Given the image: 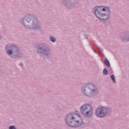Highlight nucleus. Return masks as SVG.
I'll use <instances>...</instances> for the list:
<instances>
[{
  "instance_id": "423d86ee",
  "label": "nucleus",
  "mask_w": 129,
  "mask_h": 129,
  "mask_svg": "<svg viewBox=\"0 0 129 129\" xmlns=\"http://www.w3.org/2000/svg\"><path fill=\"white\" fill-rule=\"evenodd\" d=\"M37 51L38 53L44 54L45 55H49L50 54V49L43 44H41L38 46Z\"/></svg>"
},
{
  "instance_id": "20e7f679",
  "label": "nucleus",
  "mask_w": 129,
  "mask_h": 129,
  "mask_svg": "<svg viewBox=\"0 0 129 129\" xmlns=\"http://www.w3.org/2000/svg\"><path fill=\"white\" fill-rule=\"evenodd\" d=\"M80 112L84 116L89 117L93 113L92 106L88 104H84L80 108Z\"/></svg>"
},
{
  "instance_id": "f8f14e48",
  "label": "nucleus",
  "mask_w": 129,
  "mask_h": 129,
  "mask_svg": "<svg viewBox=\"0 0 129 129\" xmlns=\"http://www.w3.org/2000/svg\"><path fill=\"white\" fill-rule=\"evenodd\" d=\"M103 73L104 75H107V74H108V73L107 72V70H106V69H104L103 71Z\"/></svg>"
},
{
  "instance_id": "dca6fc26",
  "label": "nucleus",
  "mask_w": 129,
  "mask_h": 129,
  "mask_svg": "<svg viewBox=\"0 0 129 129\" xmlns=\"http://www.w3.org/2000/svg\"><path fill=\"white\" fill-rule=\"evenodd\" d=\"M0 39H1V36H0Z\"/></svg>"
},
{
  "instance_id": "6e6552de",
  "label": "nucleus",
  "mask_w": 129,
  "mask_h": 129,
  "mask_svg": "<svg viewBox=\"0 0 129 129\" xmlns=\"http://www.w3.org/2000/svg\"><path fill=\"white\" fill-rule=\"evenodd\" d=\"M31 20V16H27L25 17V19L23 20V24L24 26H29L27 24L30 23V21Z\"/></svg>"
},
{
  "instance_id": "1a4fd4ad",
  "label": "nucleus",
  "mask_w": 129,
  "mask_h": 129,
  "mask_svg": "<svg viewBox=\"0 0 129 129\" xmlns=\"http://www.w3.org/2000/svg\"><path fill=\"white\" fill-rule=\"evenodd\" d=\"M33 22L32 27L33 29H36L37 28V29H39V28H40V26L38 25V21L37 19H34L33 21Z\"/></svg>"
},
{
  "instance_id": "ddd939ff",
  "label": "nucleus",
  "mask_w": 129,
  "mask_h": 129,
  "mask_svg": "<svg viewBox=\"0 0 129 129\" xmlns=\"http://www.w3.org/2000/svg\"><path fill=\"white\" fill-rule=\"evenodd\" d=\"M111 79H112L113 83H115V77L114 75L111 76Z\"/></svg>"
},
{
  "instance_id": "7ed1b4c3",
  "label": "nucleus",
  "mask_w": 129,
  "mask_h": 129,
  "mask_svg": "<svg viewBox=\"0 0 129 129\" xmlns=\"http://www.w3.org/2000/svg\"><path fill=\"white\" fill-rule=\"evenodd\" d=\"M82 91L85 95L91 96L92 94L97 93V89L92 84H87L82 86Z\"/></svg>"
},
{
  "instance_id": "f257e3e1",
  "label": "nucleus",
  "mask_w": 129,
  "mask_h": 129,
  "mask_svg": "<svg viewBox=\"0 0 129 129\" xmlns=\"http://www.w3.org/2000/svg\"><path fill=\"white\" fill-rule=\"evenodd\" d=\"M66 123L71 127H78L81 126L83 123V120L81 116L76 113L69 114L66 117Z\"/></svg>"
},
{
  "instance_id": "9b49d317",
  "label": "nucleus",
  "mask_w": 129,
  "mask_h": 129,
  "mask_svg": "<svg viewBox=\"0 0 129 129\" xmlns=\"http://www.w3.org/2000/svg\"><path fill=\"white\" fill-rule=\"evenodd\" d=\"M104 63L106 66H107V67H110V63H109V61L107 59V58H105L104 59Z\"/></svg>"
},
{
  "instance_id": "9d476101",
  "label": "nucleus",
  "mask_w": 129,
  "mask_h": 129,
  "mask_svg": "<svg viewBox=\"0 0 129 129\" xmlns=\"http://www.w3.org/2000/svg\"><path fill=\"white\" fill-rule=\"evenodd\" d=\"M121 38L123 39V41L124 42H127V41H129L128 35H127V33L122 34L121 35Z\"/></svg>"
},
{
  "instance_id": "39448f33",
  "label": "nucleus",
  "mask_w": 129,
  "mask_h": 129,
  "mask_svg": "<svg viewBox=\"0 0 129 129\" xmlns=\"http://www.w3.org/2000/svg\"><path fill=\"white\" fill-rule=\"evenodd\" d=\"M95 115L99 118L105 117L107 115V110L104 107H99L96 109Z\"/></svg>"
},
{
  "instance_id": "4468645a",
  "label": "nucleus",
  "mask_w": 129,
  "mask_h": 129,
  "mask_svg": "<svg viewBox=\"0 0 129 129\" xmlns=\"http://www.w3.org/2000/svg\"><path fill=\"white\" fill-rule=\"evenodd\" d=\"M50 40L51 41V42H54L56 41V39L53 37V36H50Z\"/></svg>"
},
{
  "instance_id": "2eb2a0df",
  "label": "nucleus",
  "mask_w": 129,
  "mask_h": 129,
  "mask_svg": "<svg viewBox=\"0 0 129 129\" xmlns=\"http://www.w3.org/2000/svg\"><path fill=\"white\" fill-rule=\"evenodd\" d=\"M9 129H17V128H16V127H15V126L12 125L10 126Z\"/></svg>"
},
{
  "instance_id": "f03ea898",
  "label": "nucleus",
  "mask_w": 129,
  "mask_h": 129,
  "mask_svg": "<svg viewBox=\"0 0 129 129\" xmlns=\"http://www.w3.org/2000/svg\"><path fill=\"white\" fill-rule=\"evenodd\" d=\"M95 15L99 20L106 21L110 17V11L107 6H100L95 7Z\"/></svg>"
},
{
  "instance_id": "0eeeda50",
  "label": "nucleus",
  "mask_w": 129,
  "mask_h": 129,
  "mask_svg": "<svg viewBox=\"0 0 129 129\" xmlns=\"http://www.w3.org/2000/svg\"><path fill=\"white\" fill-rule=\"evenodd\" d=\"M8 48H10V49H12L7 51V54H8V55H12V54L13 53V51H15L16 53H18V52H19V48L16 47V45H9L6 46V49H8Z\"/></svg>"
}]
</instances>
